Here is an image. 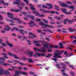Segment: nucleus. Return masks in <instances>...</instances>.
Here are the masks:
<instances>
[{"label": "nucleus", "mask_w": 76, "mask_h": 76, "mask_svg": "<svg viewBox=\"0 0 76 76\" xmlns=\"http://www.w3.org/2000/svg\"><path fill=\"white\" fill-rule=\"evenodd\" d=\"M64 52L63 50H62L61 52H59L58 50L56 51L53 54L54 58H61L62 57L60 56V53H63Z\"/></svg>", "instance_id": "f257e3e1"}, {"label": "nucleus", "mask_w": 76, "mask_h": 76, "mask_svg": "<svg viewBox=\"0 0 76 76\" xmlns=\"http://www.w3.org/2000/svg\"><path fill=\"white\" fill-rule=\"evenodd\" d=\"M59 3H60V5H61V6H62L63 7H65L67 8H69V9H72V10H71V11H73L74 9H75V7L73 6H69L68 5H67L60 2H59Z\"/></svg>", "instance_id": "f03ea898"}, {"label": "nucleus", "mask_w": 76, "mask_h": 76, "mask_svg": "<svg viewBox=\"0 0 76 76\" xmlns=\"http://www.w3.org/2000/svg\"><path fill=\"white\" fill-rule=\"evenodd\" d=\"M10 75L9 72L4 70L2 67H0V75Z\"/></svg>", "instance_id": "7ed1b4c3"}, {"label": "nucleus", "mask_w": 76, "mask_h": 76, "mask_svg": "<svg viewBox=\"0 0 76 76\" xmlns=\"http://www.w3.org/2000/svg\"><path fill=\"white\" fill-rule=\"evenodd\" d=\"M39 25H40V26H45V27H42V28H46L45 27H49V28H53V27H52V26H50L49 25H48L47 24H44V23L43 22H39Z\"/></svg>", "instance_id": "20e7f679"}, {"label": "nucleus", "mask_w": 76, "mask_h": 76, "mask_svg": "<svg viewBox=\"0 0 76 76\" xmlns=\"http://www.w3.org/2000/svg\"><path fill=\"white\" fill-rule=\"evenodd\" d=\"M20 73H21L22 75H27L28 73L27 72H23L22 71H19L17 70L15 71V74L14 75V76H17Z\"/></svg>", "instance_id": "39448f33"}, {"label": "nucleus", "mask_w": 76, "mask_h": 76, "mask_svg": "<svg viewBox=\"0 0 76 76\" xmlns=\"http://www.w3.org/2000/svg\"><path fill=\"white\" fill-rule=\"evenodd\" d=\"M29 35L28 38H29V39H32V38H36V37H37L35 35L33 34V33H29Z\"/></svg>", "instance_id": "423d86ee"}, {"label": "nucleus", "mask_w": 76, "mask_h": 76, "mask_svg": "<svg viewBox=\"0 0 76 76\" xmlns=\"http://www.w3.org/2000/svg\"><path fill=\"white\" fill-rule=\"evenodd\" d=\"M16 1L17 2H14V4H21L22 5V6H25V4H23V3H20L21 1L20 0H16Z\"/></svg>", "instance_id": "0eeeda50"}, {"label": "nucleus", "mask_w": 76, "mask_h": 76, "mask_svg": "<svg viewBox=\"0 0 76 76\" xmlns=\"http://www.w3.org/2000/svg\"><path fill=\"white\" fill-rule=\"evenodd\" d=\"M33 13L35 14V16H38L39 17H45V15L43 14H39V13L37 12L36 11H34L33 12Z\"/></svg>", "instance_id": "6e6552de"}, {"label": "nucleus", "mask_w": 76, "mask_h": 76, "mask_svg": "<svg viewBox=\"0 0 76 76\" xmlns=\"http://www.w3.org/2000/svg\"><path fill=\"white\" fill-rule=\"evenodd\" d=\"M34 50L37 51H41L42 53H46V50L44 48H42V49H37V48H34Z\"/></svg>", "instance_id": "1a4fd4ad"}, {"label": "nucleus", "mask_w": 76, "mask_h": 76, "mask_svg": "<svg viewBox=\"0 0 76 76\" xmlns=\"http://www.w3.org/2000/svg\"><path fill=\"white\" fill-rule=\"evenodd\" d=\"M8 54L11 56L14 57V58H15L16 59H19V57L17 56V55L15 54H13V53L10 52H8Z\"/></svg>", "instance_id": "9d476101"}, {"label": "nucleus", "mask_w": 76, "mask_h": 76, "mask_svg": "<svg viewBox=\"0 0 76 76\" xmlns=\"http://www.w3.org/2000/svg\"><path fill=\"white\" fill-rule=\"evenodd\" d=\"M61 10H62V12L66 14V15H71L72 14V12H66V9L65 8H61Z\"/></svg>", "instance_id": "9b49d317"}, {"label": "nucleus", "mask_w": 76, "mask_h": 76, "mask_svg": "<svg viewBox=\"0 0 76 76\" xmlns=\"http://www.w3.org/2000/svg\"><path fill=\"white\" fill-rule=\"evenodd\" d=\"M28 24L30 27H32L34 26H36V24L34 21H30V23H29Z\"/></svg>", "instance_id": "f8f14e48"}, {"label": "nucleus", "mask_w": 76, "mask_h": 76, "mask_svg": "<svg viewBox=\"0 0 76 76\" xmlns=\"http://www.w3.org/2000/svg\"><path fill=\"white\" fill-rule=\"evenodd\" d=\"M7 15L8 18H11V19H13V16H14V15L12 13L8 12L7 13Z\"/></svg>", "instance_id": "ddd939ff"}, {"label": "nucleus", "mask_w": 76, "mask_h": 76, "mask_svg": "<svg viewBox=\"0 0 76 76\" xmlns=\"http://www.w3.org/2000/svg\"><path fill=\"white\" fill-rule=\"evenodd\" d=\"M5 27L6 28H4V29L5 31H9L11 30V28L9 27L8 25H6Z\"/></svg>", "instance_id": "4468645a"}, {"label": "nucleus", "mask_w": 76, "mask_h": 76, "mask_svg": "<svg viewBox=\"0 0 76 76\" xmlns=\"http://www.w3.org/2000/svg\"><path fill=\"white\" fill-rule=\"evenodd\" d=\"M46 5L48 6L49 7H48V9H53V5L51 4L46 3Z\"/></svg>", "instance_id": "2eb2a0df"}, {"label": "nucleus", "mask_w": 76, "mask_h": 76, "mask_svg": "<svg viewBox=\"0 0 76 76\" xmlns=\"http://www.w3.org/2000/svg\"><path fill=\"white\" fill-rule=\"evenodd\" d=\"M20 34H21L22 35H24V34H28V32L26 31H24V30L23 29H21L20 30Z\"/></svg>", "instance_id": "dca6fc26"}, {"label": "nucleus", "mask_w": 76, "mask_h": 76, "mask_svg": "<svg viewBox=\"0 0 76 76\" xmlns=\"http://www.w3.org/2000/svg\"><path fill=\"white\" fill-rule=\"evenodd\" d=\"M36 54L38 55V56L40 57V56H43V57H45V56L46 55L44 53H37Z\"/></svg>", "instance_id": "f3484780"}, {"label": "nucleus", "mask_w": 76, "mask_h": 76, "mask_svg": "<svg viewBox=\"0 0 76 76\" xmlns=\"http://www.w3.org/2000/svg\"><path fill=\"white\" fill-rule=\"evenodd\" d=\"M71 22V20H69L68 19H67L64 20V24H67V22L70 23Z\"/></svg>", "instance_id": "a211bd4d"}, {"label": "nucleus", "mask_w": 76, "mask_h": 76, "mask_svg": "<svg viewBox=\"0 0 76 76\" xmlns=\"http://www.w3.org/2000/svg\"><path fill=\"white\" fill-rule=\"evenodd\" d=\"M13 61L16 63V64H14V65H15V64H17V63H19V64H20L21 65H23L24 64L23 63H21L19 61H18L14 60Z\"/></svg>", "instance_id": "6ab92c4d"}, {"label": "nucleus", "mask_w": 76, "mask_h": 76, "mask_svg": "<svg viewBox=\"0 0 76 76\" xmlns=\"http://www.w3.org/2000/svg\"><path fill=\"white\" fill-rule=\"evenodd\" d=\"M27 16L28 18H31L32 20H34L35 19V17L32 15H28Z\"/></svg>", "instance_id": "aec40b11"}, {"label": "nucleus", "mask_w": 76, "mask_h": 76, "mask_svg": "<svg viewBox=\"0 0 76 76\" xmlns=\"http://www.w3.org/2000/svg\"><path fill=\"white\" fill-rule=\"evenodd\" d=\"M48 44H49V43H46L43 46V48H48Z\"/></svg>", "instance_id": "412c9836"}, {"label": "nucleus", "mask_w": 76, "mask_h": 76, "mask_svg": "<svg viewBox=\"0 0 76 76\" xmlns=\"http://www.w3.org/2000/svg\"><path fill=\"white\" fill-rule=\"evenodd\" d=\"M0 64H2V66H9V64L6 63H2V62H0Z\"/></svg>", "instance_id": "4be33fe9"}, {"label": "nucleus", "mask_w": 76, "mask_h": 76, "mask_svg": "<svg viewBox=\"0 0 76 76\" xmlns=\"http://www.w3.org/2000/svg\"><path fill=\"white\" fill-rule=\"evenodd\" d=\"M28 53L30 57H32V56L33 54V52H32L28 51Z\"/></svg>", "instance_id": "5701e85b"}, {"label": "nucleus", "mask_w": 76, "mask_h": 76, "mask_svg": "<svg viewBox=\"0 0 76 76\" xmlns=\"http://www.w3.org/2000/svg\"><path fill=\"white\" fill-rule=\"evenodd\" d=\"M11 11H12V12H20V10L19 9H17V10L11 9Z\"/></svg>", "instance_id": "b1692460"}, {"label": "nucleus", "mask_w": 76, "mask_h": 76, "mask_svg": "<svg viewBox=\"0 0 76 76\" xmlns=\"http://www.w3.org/2000/svg\"><path fill=\"white\" fill-rule=\"evenodd\" d=\"M42 20L43 21V22H45V23H48V20H47L46 19H43Z\"/></svg>", "instance_id": "393cba45"}, {"label": "nucleus", "mask_w": 76, "mask_h": 76, "mask_svg": "<svg viewBox=\"0 0 76 76\" xmlns=\"http://www.w3.org/2000/svg\"><path fill=\"white\" fill-rule=\"evenodd\" d=\"M30 6L31 7H30V9H31V10H35V8L34 7H33L34 6V5L30 4Z\"/></svg>", "instance_id": "a878e982"}, {"label": "nucleus", "mask_w": 76, "mask_h": 76, "mask_svg": "<svg viewBox=\"0 0 76 76\" xmlns=\"http://www.w3.org/2000/svg\"><path fill=\"white\" fill-rule=\"evenodd\" d=\"M17 59H19V60H20V59H23V60H25V61H26V60H27V58L26 57L20 58L19 57V58Z\"/></svg>", "instance_id": "bb28decb"}, {"label": "nucleus", "mask_w": 76, "mask_h": 76, "mask_svg": "<svg viewBox=\"0 0 76 76\" xmlns=\"http://www.w3.org/2000/svg\"><path fill=\"white\" fill-rule=\"evenodd\" d=\"M42 45L41 44H40L39 43H37L35 45V46L37 47H41Z\"/></svg>", "instance_id": "cd10ccee"}, {"label": "nucleus", "mask_w": 76, "mask_h": 76, "mask_svg": "<svg viewBox=\"0 0 76 76\" xmlns=\"http://www.w3.org/2000/svg\"><path fill=\"white\" fill-rule=\"evenodd\" d=\"M53 55L51 54H48V56H46V57L47 58H50L51 56H52Z\"/></svg>", "instance_id": "c85d7f7f"}, {"label": "nucleus", "mask_w": 76, "mask_h": 76, "mask_svg": "<svg viewBox=\"0 0 76 76\" xmlns=\"http://www.w3.org/2000/svg\"><path fill=\"white\" fill-rule=\"evenodd\" d=\"M28 61L29 62H30V63H34V61H33L32 59L31 58H29L28 59Z\"/></svg>", "instance_id": "c756f323"}, {"label": "nucleus", "mask_w": 76, "mask_h": 76, "mask_svg": "<svg viewBox=\"0 0 76 76\" xmlns=\"http://www.w3.org/2000/svg\"><path fill=\"white\" fill-rule=\"evenodd\" d=\"M14 30H15V31H19L20 33V31L21 30V29L19 30L18 28L17 27H14Z\"/></svg>", "instance_id": "7c9ffc66"}, {"label": "nucleus", "mask_w": 76, "mask_h": 76, "mask_svg": "<svg viewBox=\"0 0 76 76\" xmlns=\"http://www.w3.org/2000/svg\"><path fill=\"white\" fill-rule=\"evenodd\" d=\"M43 13H50V10H46L44 12H42Z\"/></svg>", "instance_id": "2f4dec72"}, {"label": "nucleus", "mask_w": 76, "mask_h": 76, "mask_svg": "<svg viewBox=\"0 0 76 76\" xmlns=\"http://www.w3.org/2000/svg\"><path fill=\"white\" fill-rule=\"evenodd\" d=\"M59 45H60V48H63V44L61 43H60L59 44Z\"/></svg>", "instance_id": "473e14b6"}, {"label": "nucleus", "mask_w": 76, "mask_h": 76, "mask_svg": "<svg viewBox=\"0 0 76 76\" xmlns=\"http://www.w3.org/2000/svg\"><path fill=\"white\" fill-rule=\"evenodd\" d=\"M27 16H28V15L26 16V17L24 18V19L26 20H28V18H28Z\"/></svg>", "instance_id": "72a5a7b5"}, {"label": "nucleus", "mask_w": 76, "mask_h": 76, "mask_svg": "<svg viewBox=\"0 0 76 76\" xmlns=\"http://www.w3.org/2000/svg\"><path fill=\"white\" fill-rule=\"evenodd\" d=\"M18 8H19V9H20V10H22V9H23L22 7H21L20 5H18Z\"/></svg>", "instance_id": "f704fd0d"}, {"label": "nucleus", "mask_w": 76, "mask_h": 76, "mask_svg": "<svg viewBox=\"0 0 76 76\" xmlns=\"http://www.w3.org/2000/svg\"><path fill=\"white\" fill-rule=\"evenodd\" d=\"M22 37V40H25V39H27V38L25 36H23Z\"/></svg>", "instance_id": "c9c22d12"}, {"label": "nucleus", "mask_w": 76, "mask_h": 76, "mask_svg": "<svg viewBox=\"0 0 76 76\" xmlns=\"http://www.w3.org/2000/svg\"><path fill=\"white\" fill-rule=\"evenodd\" d=\"M55 7H56V10H60L58 8H58V6L56 5H55L54 6Z\"/></svg>", "instance_id": "e433bc0d"}, {"label": "nucleus", "mask_w": 76, "mask_h": 76, "mask_svg": "<svg viewBox=\"0 0 76 76\" xmlns=\"http://www.w3.org/2000/svg\"><path fill=\"white\" fill-rule=\"evenodd\" d=\"M62 29L63 30H64L63 31H62V32H63L64 33H66L67 32V30L66 29H64V28H63Z\"/></svg>", "instance_id": "4c0bfd02"}, {"label": "nucleus", "mask_w": 76, "mask_h": 76, "mask_svg": "<svg viewBox=\"0 0 76 76\" xmlns=\"http://www.w3.org/2000/svg\"><path fill=\"white\" fill-rule=\"evenodd\" d=\"M68 30L69 32H73V29H72L71 28H69Z\"/></svg>", "instance_id": "58836bf2"}, {"label": "nucleus", "mask_w": 76, "mask_h": 76, "mask_svg": "<svg viewBox=\"0 0 76 76\" xmlns=\"http://www.w3.org/2000/svg\"><path fill=\"white\" fill-rule=\"evenodd\" d=\"M66 4H72V2L70 1H66Z\"/></svg>", "instance_id": "ea45409f"}, {"label": "nucleus", "mask_w": 76, "mask_h": 76, "mask_svg": "<svg viewBox=\"0 0 76 76\" xmlns=\"http://www.w3.org/2000/svg\"><path fill=\"white\" fill-rule=\"evenodd\" d=\"M72 55H73V54L72 53H68V54H67V57H70V56H72Z\"/></svg>", "instance_id": "a19ab883"}, {"label": "nucleus", "mask_w": 76, "mask_h": 76, "mask_svg": "<svg viewBox=\"0 0 76 76\" xmlns=\"http://www.w3.org/2000/svg\"><path fill=\"white\" fill-rule=\"evenodd\" d=\"M42 7H43V8H45V9H48V7H47V6L45 5L44 4L42 5Z\"/></svg>", "instance_id": "79ce46f5"}, {"label": "nucleus", "mask_w": 76, "mask_h": 76, "mask_svg": "<svg viewBox=\"0 0 76 76\" xmlns=\"http://www.w3.org/2000/svg\"><path fill=\"white\" fill-rule=\"evenodd\" d=\"M68 54V53H67V51H66L64 53V54H66V55L65 56L66 57H67V56H68L67 54Z\"/></svg>", "instance_id": "37998d69"}, {"label": "nucleus", "mask_w": 76, "mask_h": 76, "mask_svg": "<svg viewBox=\"0 0 76 76\" xmlns=\"http://www.w3.org/2000/svg\"><path fill=\"white\" fill-rule=\"evenodd\" d=\"M17 21H18V23H22V21L20 20H19V19L18 20H17Z\"/></svg>", "instance_id": "c03bdc74"}, {"label": "nucleus", "mask_w": 76, "mask_h": 76, "mask_svg": "<svg viewBox=\"0 0 76 76\" xmlns=\"http://www.w3.org/2000/svg\"><path fill=\"white\" fill-rule=\"evenodd\" d=\"M18 19L19 18H15L13 19V20H15V21H16V20H17L18 21Z\"/></svg>", "instance_id": "a18cd8bd"}, {"label": "nucleus", "mask_w": 76, "mask_h": 76, "mask_svg": "<svg viewBox=\"0 0 76 76\" xmlns=\"http://www.w3.org/2000/svg\"><path fill=\"white\" fill-rule=\"evenodd\" d=\"M33 43L34 44H37V43H38V41H33Z\"/></svg>", "instance_id": "49530a36"}, {"label": "nucleus", "mask_w": 76, "mask_h": 76, "mask_svg": "<svg viewBox=\"0 0 76 76\" xmlns=\"http://www.w3.org/2000/svg\"><path fill=\"white\" fill-rule=\"evenodd\" d=\"M8 45H9L10 47H13V44L10 43Z\"/></svg>", "instance_id": "de8ad7c7"}, {"label": "nucleus", "mask_w": 76, "mask_h": 76, "mask_svg": "<svg viewBox=\"0 0 76 76\" xmlns=\"http://www.w3.org/2000/svg\"><path fill=\"white\" fill-rule=\"evenodd\" d=\"M50 13L54 14L56 13V12L54 11H50Z\"/></svg>", "instance_id": "09e8293b"}, {"label": "nucleus", "mask_w": 76, "mask_h": 76, "mask_svg": "<svg viewBox=\"0 0 76 76\" xmlns=\"http://www.w3.org/2000/svg\"><path fill=\"white\" fill-rule=\"evenodd\" d=\"M23 1H24L27 4H29V3H28L29 1H28L27 0H23Z\"/></svg>", "instance_id": "8fccbe9b"}, {"label": "nucleus", "mask_w": 76, "mask_h": 76, "mask_svg": "<svg viewBox=\"0 0 76 76\" xmlns=\"http://www.w3.org/2000/svg\"><path fill=\"white\" fill-rule=\"evenodd\" d=\"M37 53H38L37 52L36 53V54L34 55V57H35L36 58L37 57H38V55L37 54Z\"/></svg>", "instance_id": "3c124183"}, {"label": "nucleus", "mask_w": 76, "mask_h": 76, "mask_svg": "<svg viewBox=\"0 0 76 76\" xmlns=\"http://www.w3.org/2000/svg\"><path fill=\"white\" fill-rule=\"evenodd\" d=\"M39 42H45V41H41V40H38V43Z\"/></svg>", "instance_id": "603ef678"}, {"label": "nucleus", "mask_w": 76, "mask_h": 76, "mask_svg": "<svg viewBox=\"0 0 76 76\" xmlns=\"http://www.w3.org/2000/svg\"><path fill=\"white\" fill-rule=\"evenodd\" d=\"M7 62H8V63H13L12 61L10 60H7Z\"/></svg>", "instance_id": "864d4df0"}, {"label": "nucleus", "mask_w": 76, "mask_h": 76, "mask_svg": "<svg viewBox=\"0 0 76 76\" xmlns=\"http://www.w3.org/2000/svg\"><path fill=\"white\" fill-rule=\"evenodd\" d=\"M70 74L71 75H75V72H70Z\"/></svg>", "instance_id": "5fc2aeb1"}, {"label": "nucleus", "mask_w": 76, "mask_h": 76, "mask_svg": "<svg viewBox=\"0 0 76 76\" xmlns=\"http://www.w3.org/2000/svg\"><path fill=\"white\" fill-rule=\"evenodd\" d=\"M59 66V65L58 64H56V66L57 68H58L59 69H60V67Z\"/></svg>", "instance_id": "6e6d98bb"}, {"label": "nucleus", "mask_w": 76, "mask_h": 76, "mask_svg": "<svg viewBox=\"0 0 76 76\" xmlns=\"http://www.w3.org/2000/svg\"><path fill=\"white\" fill-rule=\"evenodd\" d=\"M18 28H24V27L23 26H18Z\"/></svg>", "instance_id": "4d7b16f0"}, {"label": "nucleus", "mask_w": 76, "mask_h": 76, "mask_svg": "<svg viewBox=\"0 0 76 76\" xmlns=\"http://www.w3.org/2000/svg\"><path fill=\"white\" fill-rule=\"evenodd\" d=\"M2 45H3V46H4V47H6V46L7 45L6 44L4 43H2Z\"/></svg>", "instance_id": "13d9d810"}, {"label": "nucleus", "mask_w": 76, "mask_h": 76, "mask_svg": "<svg viewBox=\"0 0 76 76\" xmlns=\"http://www.w3.org/2000/svg\"><path fill=\"white\" fill-rule=\"evenodd\" d=\"M69 67H71L72 68V69H73V66H72L71 65H69Z\"/></svg>", "instance_id": "bf43d9fd"}, {"label": "nucleus", "mask_w": 76, "mask_h": 76, "mask_svg": "<svg viewBox=\"0 0 76 76\" xmlns=\"http://www.w3.org/2000/svg\"><path fill=\"white\" fill-rule=\"evenodd\" d=\"M47 31L49 32V33H52L53 31H51L50 30L47 29Z\"/></svg>", "instance_id": "052dcab7"}, {"label": "nucleus", "mask_w": 76, "mask_h": 76, "mask_svg": "<svg viewBox=\"0 0 76 76\" xmlns=\"http://www.w3.org/2000/svg\"><path fill=\"white\" fill-rule=\"evenodd\" d=\"M2 42H3V40H2V39L0 38V44H1Z\"/></svg>", "instance_id": "680f3d73"}, {"label": "nucleus", "mask_w": 76, "mask_h": 76, "mask_svg": "<svg viewBox=\"0 0 76 76\" xmlns=\"http://www.w3.org/2000/svg\"><path fill=\"white\" fill-rule=\"evenodd\" d=\"M22 14H23V15H26L27 13L26 12H23L21 13Z\"/></svg>", "instance_id": "e2e57ef3"}, {"label": "nucleus", "mask_w": 76, "mask_h": 76, "mask_svg": "<svg viewBox=\"0 0 76 76\" xmlns=\"http://www.w3.org/2000/svg\"><path fill=\"white\" fill-rule=\"evenodd\" d=\"M36 20L37 21H41L42 20H41V19H37Z\"/></svg>", "instance_id": "0e129e2a"}, {"label": "nucleus", "mask_w": 76, "mask_h": 76, "mask_svg": "<svg viewBox=\"0 0 76 76\" xmlns=\"http://www.w3.org/2000/svg\"><path fill=\"white\" fill-rule=\"evenodd\" d=\"M52 60H53L54 61H57V59L55 58H52Z\"/></svg>", "instance_id": "69168bd1"}, {"label": "nucleus", "mask_w": 76, "mask_h": 76, "mask_svg": "<svg viewBox=\"0 0 76 76\" xmlns=\"http://www.w3.org/2000/svg\"><path fill=\"white\" fill-rule=\"evenodd\" d=\"M48 51L49 52H51L52 51V50L51 49H49L48 50Z\"/></svg>", "instance_id": "338daca9"}, {"label": "nucleus", "mask_w": 76, "mask_h": 76, "mask_svg": "<svg viewBox=\"0 0 76 76\" xmlns=\"http://www.w3.org/2000/svg\"><path fill=\"white\" fill-rule=\"evenodd\" d=\"M6 44H7V45H8L10 43L9 42V41H6Z\"/></svg>", "instance_id": "774afa93"}]
</instances>
